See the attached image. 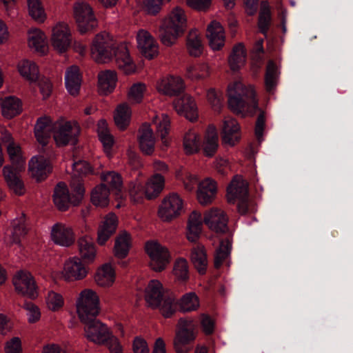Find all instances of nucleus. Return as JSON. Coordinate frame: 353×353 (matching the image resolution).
I'll return each mask as SVG.
<instances>
[{
    "instance_id": "obj_4",
    "label": "nucleus",
    "mask_w": 353,
    "mask_h": 353,
    "mask_svg": "<svg viewBox=\"0 0 353 353\" xmlns=\"http://www.w3.org/2000/svg\"><path fill=\"white\" fill-rule=\"evenodd\" d=\"M70 188L71 194L69 193L68 188L63 182L59 183L54 188L53 201L59 210L65 211L70 205H78L83 198L85 188L79 179L72 178Z\"/></svg>"
},
{
    "instance_id": "obj_38",
    "label": "nucleus",
    "mask_w": 353,
    "mask_h": 353,
    "mask_svg": "<svg viewBox=\"0 0 353 353\" xmlns=\"http://www.w3.org/2000/svg\"><path fill=\"white\" fill-rule=\"evenodd\" d=\"M219 148V136L216 129L213 125H210L205 133L202 144L203 152L208 157H213Z\"/></svg>"
},
{
    "instance_id": "obj_37",
    "label": "nucleus",
    "mask_w": 353,
    "mask_h": 353,
    "mask_svg": "<svg viewBox=\"0 0 353 353\" xmlns=\"http://www.w3.org/2000/svg\"><path fill=\"white\" fill-rule=\"evenodd\" d=\"M117 82V75L114 70L101 71L98 74L99 92L107 95L115 89Z\"/></svg>"
},
{
    "instance_id": "obj_24",
    "label": "nucleus",
    "mask_w": 353,
    "mask_h": 353,
    "mask_svg": "<svg viewBox=\"0 0 353 353\" xmlns=\"http://www.w3.org/2000/svg\"><path fill=\"white\" fill-rule=\"evenodd\" d=\"M169 294L163 287L161 283L158 280H151L145 290V299L148 305L152 307H157L159 301Z\"/></svg>"
},
{
    "instance_id": "obj_17",
    "label": "nucleus",
    "mask_w": 353,
    "mask_h": 353,
    "mask_svg": "<svg viewBox=\"0 0 353 353\" xmlns=\"http://www.w3.org/2000/svg\"><path fill=\"white\" fill-rule=\"evenodd\" d=\"M156 89L164 95L172 97L180 94L185 89L183 80L178 76H168L157 81Z\"/></svg>"
},
{
    "instance_id": "obj_49",
    "label": "nucleus",
    "mask_w": 353,
    "mask_h": 353,
    "mask_svg": "<svg viewBox=\"0 0 353 353\" xmlns=\"http://www.w3.org/2000/svg\"><path fill=\"white\" fill-rule=\"evenodd\" d=\"M131 115V108L126 103L119 104L117 107L114 114V120L117 127L121 130H125L130 124Z\"/></svg>"
},
{
    "instance_id": "obj_20",
    "label": "nucleus",
    "mask_w": 353,
    "mask_h": 353,
    "mask_svg": "<svg viewBox=\"0 0 353 353\" xmlns=\"http://www.w3.org/2000/svg\"><path fill=\"white\" fill-rule=\"evenodd\" d=\"M173 107L179 114L184 116L190 121H196L198 118L196 103L189 95H183L175 99L173 101Z\"/></svg>"
},
{
    "instance_id": "obj_27",
    "label": "nucleus",
    "mask_w": 353,
    "mask_h": 353,
    "mask_svg": "<svg viewBox=\"0 0 353 353\" xmlns=\"http://www.w3.org/2000/svg\"><path fill=\"white\" fill-rule=\"evenodd\" d=\"M28 44L30 49L40 55H45L48 52L47 37L41 29L32 28L28 31Z\"/></svg>"
},
{
    "instance_id": "obj_62",
    "label": "nucleus",
    "mask_w": 353,
    "mask_h": 353,
    "mask_svg": "<svg viewBox=\"0 0 353 353\" xmlns=\"http://www.w3.org/2000/svg\"><path fill=\"white\" fill-rule=\"evenodd\" d=\"M270 19L271 16L269 5L268 2L263 1L261 4V10L259 19V28L262 33H266Z\"/></svg>"
},
{
    "instance_id": "obj_40",
    "label": "nucleus",
    "mask_w": 353,
    "mask_h": 353,
    "mask_svg": "<svg viewBox=\"0 0 353 353\" xmlns=\"http://www.w3.org/2000/svg\"><path fill=\"white\" fill-rule=\"evenodd\" d=\"M17 70L20 75L30 83L36 82L39 77L38 65L33 61L23 59L18 63Z\"/></svg>"
},
{
    "instance_id": "obj_45",
    "label": "nucleus",
    "mask_w": 353,
    "mask_h": 353,
    "mask_svg": "<svg viewBox=\"0 0 353 353\" xmlns=\"http://www.w3.org/2000/svg\"><path fill=\"white\" fill-rule=\"evenodd\" d=\"M186 47L189 54L192 57H199L203 49L201 36L198 30H191L186 39Z\"/></svg>"
},
{
    "instance_id": "obj_29",
    "label": "nucleus",
    "mask_w": 353,
    "mask_h": 353,
    "mask_svg": "<svg viewBox=\"0 0 353 353\" xmlns=\"http://www.w3.org/2000/svg\"><path fill=\"white\" fill-rule=\"evenodd\" d=\"M52 134H54V122L50 118L44 117L38 119L34 127L37 141L44 146L49 142Z\"/></svg>"
},
{
    "instance_id": "obj_55",
    "label": "nucleus",
    "mask_w": 353,
    "mask_h": 353,
    "mask_svg": "<svg viewBox=\"0 0 353 353\" xmlns=\"http://www.w3.org/2000/svg\"><path fill=\"white\" fill-rule=\"evenodd\" d=\"M156 308L159 309L165 318L171 317L176 311L174 297L168 294L162 301H159V305Z\"/></svg>"
},
{
    "instance_id": "obj_16",
    "label": "nucleus",
    "mask_w": 353,
    "mask_h": 353,
    "mask_svg": "<svg viewBox=\"0 0 353 353\" xmlns=\"http://www.w3.org/2000/svg\"><path fill=\"white\" fill-rule=\"evenodd\" d=\"M203 221L209 229L216 233H225L228 230V217L221 208H212L206 211Z\"/></svg>"
},
{
    "instance_id": "obj_5",
    "label": "nucleus",
    "mask_w": 353,
    "mask_h": 353,
    "mask_svg": "<svg viewBox=\"0 0 353 353\" xmlns=\"http://www.w3.org/2000/svg\"><path fill=\"white\" fill-rule=\"evenodd\" d=\"M76 311L81 322H87L96 318L100 313V298L93 289L85 288L77 296Z\"/></svg>"
},
{
    "instance_id": "obj_1",
    "label": "nucleus",
    "mask_w": 353,
    "mask_h": 353,
    "mask_svg": "<svg viewBox=\"0 0 353 353\" xmlns=\"http://www.w3.org/2000/svg\"><path fill=\"white\" fill-rule=\"evenodd\" d=\"M91 56L97 63H107L114 56L118 68L127 74L136 70V65L129 54L127 44L116 43L106 32L95 36L91 46Z\"/></svg>"
},
{
    "instance_id": "obj_48",
    "label": "nucleus",
    "mask_w": 353,
    "mask_h": 353,
    "mask_svg": "<svg viewBox=\"0 0 353 353\" xmlns=\"http://www.w3.org/2000/svg\"><path fill=\"white\" fill-rule=\"evenodd\" d=\"M0 105L2 114L8 119L15 117L21 111V101L14 97H8L1 99L0 100Z\"/></svg>"
},
{
    "instance_id": "obj_11",
    "label": "nucleus",
    "mask_w": 353,
    "mask_h": 353,
    "mask_svg": "<svg viewBox=\"0 0 353 353\" xmlns=\"http://www.w3.org/2000/svg\"><path fill=\"white\" fill-rule=\"evenodd\" d=\"M72 42V31L68 23L58 22L52 28L50 43L57 52L61 54L66 52Z\"/></svg>"
},
{
    "instance_id": "obj_47",
    "label": "nucleus",
    "mask_w": 353,
    "mask_h": 353,
    "mask_svg": "<svg viewBox=\"0 0 353 353\" xmlns=\"http://www.w3.org/2000/svg\"><path fill=\"white\" fill-rule=\"evenodd\" d=\"M28 16L35 22L44 23L47 19V14L41 0H26Z\"/></svg>"
},
{
    "instance_id": "obj_44",
    "label": "nucleus",
    "mask_w": 353,
    "mask_h": 353,
    "mask_svg": "<svg viewBox=\"0 0 353 353\" xmlns=\"http://www.w3.org/2000/svg\"><path fill=\"white\" fill-rule=\"evenodd\" d=\"M8 154L12 163L11 167L16 171L21 172L25 170L26 159L23 157L19 145L15 142L6 145Z\"/></svg>"
},
{
    "instance_id": "obj_18",
    "label": "nucleus",
    "mask_w": 353,
    "mask_h": 353,
    "mask_svg": "<svg viewBox=\"0 0 353 353\" xmlns=\"http://www.w3.org/2000/svg\"><path fill=\"white\" fill-rule=\"evenodd\" d=\"M79 259L86 263H93L97 256V248L91 236L83 234L77 241Z\"/></svg>"
},
{
    "instance_id": "obj_31",
    "label": "nucleus",
    "mask_w": 353,
    "mask_h": 353,
    "mask_svg": "<svg viewBox=\"0 0 353 353\" xmlns=\"http://www.w3.org/2000/svg\"><path fill=\"white\" fill-rule=\"evenodd\" d=\"M203 219L198 211L192 212L188 218L186 236L189 241L194 243L200 237Z\"/></svg>"
},
{
    "instance_id": "obj_23",
    "label": "nucleus",
    "mask_w": 353,
    "mask_h": 353,
    "mask_svg": "<svg viewBox=\"0 0 353 353\" xmlns=\"http://www.w3.org/2000/svg\"><path fill=\"white\" fill-rule=\"evenodd\" d=\"M248 195V183L241 176L234 177L227 189V198L230 203L245 201Z\"/></svg>"
},
{
    "instance_id": "obj_2",
    "label": "nucleus",
    "mask_w": 353,
    "mask_h": 353,
    "mask_svg": "<svg viewBox=\"0 0 353 353\" xmlns=\"http://www.w3.org/2000/svg\"><path fill=\"white\" fill-rule=\"evenodd\" d=\"M228 107L234 114L245 117L252 116L258 109L255 91L252 86H245L241 82L236 81L228 88Z\"/></svg>"
},
{
    "instance_id": "obj_25",
    "label": "nucleus",
    "mask_w": 353,
    "mask_h": 353,
    "mask_svg": "<svg viewBox=\"0 0 353 353\" xmlns=\"http://www.w3.org/2000/svg\"><path fill=\"white\" fill-rule=\"evenodd\" d=\"M118 219L114 213L107 214L101 222L97 232V241L99 245H104L107 241L115 232Z\"/></svg>"
},
{
    "instance_id": "obj_43",
    "label": "nucleus",
    "mask_w": 353,
    "mask_h": 353,
    "mask_svg": "<svg viewBox=\"0 0 353 353\" xmlns=\"http://www.w3.org/2000/svg\"><path fill=\"white\" fill-rule=\"evenodd\" d=\"M246 61V51L243 43H239L234 46L228 57V63L230 69L235 72L244 66Z\"/></svg>"
},
{
    "instance_id": "obj_34",
    "label": "nucleus",
    "mask_w": 353,
    "mask_h": 353,
    "mask_svg": "<svg viewBox=\"0 0 353 353\" xmlns=\"http://www.w3.org/2000/svg\"><path fill=\"white\" fill-rule=\"evenodd\" d=\"M152 123L156 125V133L161 140L163 149L170 143L169 132L170 130V119L168 114H161L152 118Z\"/></svg>"
},
{
    "instance_id": "obj_33",
    "label": "nucleus",
    "mask_w": 353,
    "mask_h": 353,
    "mask_svg": "<svg viewBox=\"0 0 353 353\" xmlns=\"http://www.w3.org/2000/svg\"><path fill=\"white\" fill-rule=\"evenodd\" d=\"M239 130V123L234 119L225 118L223 127V142L230 146L234 145L240 139Z\"/></svg>"
},
{
    "instance_id": "obj_9",
    "label": "nucleus",
    "mask_w": 353,
    "mask_h": 353,
    "mask_svg": "<svg viewBox=\"0 0 353 353\" xmlns=\"http://www.w3.org/2000/svg\"><path fill=\"white\" fill-rule=\"evenodd\" d=\"M145 250L150 261L149 265L154 272L163 271L170 261V254L165 246L155 241L145 243Z\"/></svg>"
},
{
    "instance_id": "obj_46",
    "label": "nucleus",
    "mask_w": 353,
    "mask_h": 353,
    "mask_svg": "<svg viewBox=\"0 0 353 353\" xmlns=\"http://www.w3.org/2000/svg\"><path fill=\"white\" fill-rule=\"evenodd\" d=\"M183 145L186 154L199 152L201 145L199 132L194 129L189 130L184 135Z\"/></svg>"
},
{
    "instance_id": "obj_59",
    "label": "nucleus",
    "mask_w": 353,
    "mask_h": 353,
    "mask_svg": "<svg viewBox=\"0 0 353 353\" xmlns=\"http://www.w3.org/2000/svg\"><path fill=\"white\" fill-rule=\"evenodd\" d=\"M279 78L278 70L273 62H269L265 75V88L268 92H273L277 85Z\"/></svg>"
},
{
    "instance_id": "obj_52",
    "label": "nucleus",
    "mask_w": 353,
    "mask_h": 353,
    "mask_svg": "<svg viewBox=\"0 0 353 353\" xmlns=\"http://www.w3.org/2000/svg\"><path fill=\"white\" fill-rule=\"evenodd\" d=\"M97 132L105 152L109 154L114 143V139L109 132L108 123L105 120L101 119L97 123Z\"/></svg>"
},
{
    "instance_id": "obj_61",
    "label": "nucleus",
    "mask_w": 353,
    "mask_h": 353,
    "mask_svg": "<svg viewBox=\"0 0 353 353\" xmlns=\"http://www.w3.org/2000/svg\"><path fill=\"white\" fill-rule=\"evenodd\" d=\"M206 98L214 111H220L223 106V94L220 90L210 88L207 90Z\"/></svg>"
},
{
    "instance_id": "obj_28",
    "label": "nucleus",
    "mask_w": 353,
    "mask_h": 353,
    "mask_svg": "<svg viewBox=\"0 0 353 353\" xmlns=\"http://www.w3.org/2000/svg\"><path fill=\"white\" fill-rule=\"evenodd\" d=\"M27 232L26 216L21 213L12 221L10 228L7 230L6 236L10 243H18Z\"/></svg>"
},
{
    "instance_id": "obj_22",
    "label": "nucleus",
    "mask_w": 353,
    "mask_h": 353,
    "mask_svg": "<svg viewBox=\"0 0 353 353\" xmlns=\"http://www.w3.org/2000/svg\"><path fill=\"white\" fill-rule=\"evenodd\" d=\"M217 192L216 183L210 178H206L198 184L196 197L200 204H210L215 199Z\"/></svg>"
},
{
    "instance_id": "obj_35",
    "label": "nucleus",
    "mask_w": 353,
    "mask_h": 353,
    "mask_svg": "<svg viewBox=\"0 0 353 353\" xmlns=\"http://www.w3.org/2000/svg\"><path fill=\"white\" fill-rule=\"evenodd\" d=\"M116 280V272L110 263H105L100 266L94 275V281L101 288H110L113 285Z\"/></svg>"
},
{
    "instance_id": "obj_57",
    "label": "nucleus",
    "mask_w": 353,
    "mask_h": 353,
    "mask_svg": "<svg viewBox=\"0 0 353 353\" xmlns=\"http://www.w3.org/2000/svg\"><path fill=\"white\" fill-rule=\"evenodd\" d=\"M101 179L106 185H109L112 190L121 192L123 185V180L119 173L114 171L102 173Z\"/></svg>"
},
{
    "instance_id": "obj_13",
    "label": "nucleus",
    "mask_w": 353,
    "mask_h": 353,
    "mask_svg": "<svg viewBox=\"0 0 353 353\" xmlns=\"http://www.w3.org/2000/svg\"><path fill=\"white\" fill-rule=\"evenodd\" d=\"M16 292L22 296L34 299L38 295V287L32 274L27 270L18 271L12 279Z\"/></svg>"
},
{
    "instance_id": "obj_10",
    "label": "nucleus",
    "mask_w": 353,
    "mask_h": 353,
    "mask_svg": "<svg viewBox=\"0 0 353 353\" xmlns=\"http://www.w3.org/2000/svg\"><path fill=\"white\" fill-rule=\"evenodd\" d=\"M183 211V201L176 193H170L162 200L158 210V216L163 221H170L181 215Z\"/></svg>"
},
{
    "instance_id": "obj_21",
    "label": "nucleus",
    "mask_w": 353,
    "mask_h": 353,
    "mask_svg": "<svg viewBox=\"0 0 353 353\" xmlns=\"http://www.w3.org/2000/svg\"><path fill=\"white\" fill-rule=\"evenodd\" d=\"M206 37L209 45L213 50H219L223 47L225 41V34L220 22L213 20L208 25Z\"/></svg>"
},
{
    "instance_id": "obj_51",
    "label": "nucleus",
    "mask_w": 353,
    "mask_h": 353,
    "mask_svg": "<svg viewBox=\"0 0 353 353\" xmlns=\"http://www.w3.org/2000/svg\"><path fill=\"white\" fill-rule=\"evenodd\" d=\"M91 202L97 207L105 208L109 204V190L104 184L96 186L91 192Z\"/></svg>"
},
{
    "instance_id": "obj_58",
    "label": "nucleus",
    "mask_w": 353,
    "mask_h": 353,
    "mask_svg": "<svg viewBox=\"0 0 353 353\" xmlns=\"http://www.w3.org/2000/svg\"><path fill=\"white\" fill-rule=\"evenodd\" d=\"M173 274L179 282H185L189 279V268L186 259L179 258L174 262Z\"/></svg>"
},
{
    "instance_id": "obj_50",
    "label": "nucleus",
    "mask_w": 353,
    "mask_h": 353,
    "mask_svg": "<svg viewBox=\"0 0 353 353\" xmlns=\"http://www.w3.org/2000/svg\"><path fill=\"white\" fill-rule=\"evenodd\" d=\"M191 261L197 271L203 274L205 272L208 259L204 247L199 245L192 250L190 254Z\"/></svg>"
},
{
    "instance_id": "obj_8",
    "label": "nucleus",
    "mask_w": 353,
    "mask_h": 353,
    "mask_svg": "<svg viewBox=\"0 0 353 353\" xmlns=\"http://www.w3.org/2000/svg\"><path fill=\"white\" fill-rule=\"evenodd\" d=\"M73 17L79 31L83 34L92 30L97 26L92 8L83 1H76L72 7Z\"/></svg>"
},
{
    "instance_id": "obj_53",
    "label": "nucleus",
    "mask_w": 353,
    "mask_h": 353,
    "mask_svg": "<svg viewBox=\"0 0 353 353\" xmlns=\"http://www.w3.org/2000/svg\"><path fill=\"white\" fill-rule=\"evenodd\" d=\"M179 306L183 312L196 311L200 307L199 298L194 292L185 293L180 299Z\"/></svg>"
},
{
    "instance_id": "obj_36",
    "label": "nucleus",
    "mask_w": 353,
    "mask_h": 353,
    "mask_svg": "<svg viewBox=\"0 0 353 353\" xmlns=\"http://www.w3.org/2000/svg\"><path fill=\"white\" fill-rule=\"evenodd\" d=\"M19 172L9 165L3 168V176L10 190L17 195H22L25 192V188L23 182L18 175Z\"/></svg>"
},
{
    "instance_id": "obj_60",
    "label": "nucleus",
    "mask_w": 353,
    "mask_h": 353,
    "mask_svg": "<svg viewBox=\"0 0 353 353\" xmlns=\"http://www.w3.org/2000/svg\"><path fill=\"white\" fill-rule=\"evenodd\" d=\"M46 303L50 310L56 312L61 309L64 305V299L60 293L50 291L46 297Z\"/></svg>"
},
{
    "instance_id": "obj_64",
    "label": "nucleus",
    "mask_w": 353,
    "mask_h": 353,
    "mask_svg": "<svg viewBox=\"0 0 353 353\" xmlns=\"http://www.w3.org/2000/svg\"><path fill=\"white\" fill-rule=\"evenodd\" d=\"M4 351L6 353H21L22 346L20 338L14 336L8 340L5 343Z\"/></svg>"
},
{
    "instance_id": "obj_30",
    "label": "nucleus",
    "mask_w": 353,
    "mask_h": 353,
    "mask_svg": "<svg viewBox=\"0 0 353 353\" xmlns=\"http://www.w3.org/2000/svg\"><path fill=\"white\" fill-rule=\"evenodd\" d=\"M82 83V74L77 65L68 67L65 72V85L68 93L72 96H77Z\"/></svg>"
},
{
    "instance_id": "obj_12",
    "label": "nucleus",
    "mask_w": 353,
    "mask_h": 353,
    "mask_svg": "<svg viewBox=\"0 0 353 353\" xmlns=\"http://www.w3.org/2000/svg\"><path fill=\"white\" fill-rule=\"evenodd\" d=\"M82 323L85 324L83 330L85 338L95 344L104 345L113 334L105 324L96 318Z\"/></svg>"
},
{
    "instance_id": "obj_41",
    "label": "nucleus",
    "mask_w": 353,
    "mask_h": 353,
    "mask_svg": "<svg viewBox=\"0 0 353 353\" xmlns=\"http://www.w3.org/2000/svg\"><path fill=\"white\" fill-rule=\"evenodd\" d=\"M132 246V237L125 231L121 232L115 239L114 254L118 259L125 258Z\"/></svg>"
},
{
    "instance_id": "obj_15",
    "label": "nucleus",
    "mask_w": 353,
    "mask_h": 353,
    "mask_svg": "<svg viewBox=\"0 0 353 353\" xmlns=\"http://www.w3.org/2000/svg\"><path fill=\"white\" fill-rule=\"evenodd\" d=\"M137 48L148 59H152L159 54V44L154 37L145 29H139L136 33Z\"/></svg>"
},
{
    "instance_id": "obj_54",
    "label": "nucleus",
    "mask_w": 353,
    "mask_h": 353,
    "mask_svg": "<svg viewBox=\"0 0 353 353\" xmlns=\"http://www.w3.org/2000/svg\"><path fill=\"white\" fill-rule=\"evenodd\" d=\"M146 92L147 86L145 83L137 82L132 84L128 92L129 101L132 104L141 103Z\"/></svg>"
},
{
    "instance_id": "obj_19",
    "label": "nucleus",
    "mask_w": 353,
    "mask_h": 353,
    "mask_svg": "<svg viewBox=\"0 0 353 353\" xmlns=\"http://www.w3.org/2000/svg\"><path fill=\"white\" fill-rule=\"evenodd\" d=\"M51 238L54 243L63 247H70L75 240L72 228L61 223H56L52 226Z\"/></svg>"
},
{
    "instance_id": "obj_7",
    "label": "nucleus",
    "mask_w": 353,
    "mask_h": 353,
    "mask_svg": "<svg viewBox=\"0 0 353 353\" xmlns=\"http://www.w3.org/2000/svg\"><path fill=\"white\" fill-rule=\"evenodd\" d=\"M80 134V126L75 121L59 119L54 121L53 139L58 146L75 144Z\"/></svg>"
},
{
    "instance_id": "obj_32",
    "label": "nucleus",
    "mask_w": 353,
    "mask_h": 353,
    "mask_svg": "<svg viewBox=\"0 0 353 353\" xmlns=\"http://www.w3.org/2000/svg\"><path fill=\"white\" fill-rule=\"evenodd\" d=\"M28 170L32 178L40 181L47 176L50 171V167L43 156H35L29 162Z\"/></svg>"
},
{
    "instance_id": "obj_14",
    "label": "nucleus",
    "mask_w": 353,
    "mask_h": 353,
    "mask_svg": "<svg viewBox=\"0 0 353 353\" xmlns=\"http://www.w3.org/2000/svg\"><path fill=\"white\" fill-rule=\"evenodd\" d=\"M78 256H72L66 260L61 272L63 278L67 281H77L85 279L89 272L88 267Z\"/></svg>"
},
{
    "instance_id": "obj_63",
    "label": "nucleus",
    "mask_w": 353,
    "mask_h": 353,
    "mask_svg": "<svg viewBox=\"0 0 353 353\" xmlns=\"http://www.w3.org/2000/svg\"><path fill=\"white\" fill-rule=\"evenodd\" d=\"M130 196L134 203H141L145 197L143 185L141 183H135L130 189Z\"/></svg>"
},
{
    "instance_id": "obj_26",
    "label": "nucleus",
    "mask_w": 353,
    "mask_h": 353,
    "mask_svg": "<svg viewBox=\"0 0 353 353\" xmlns=\"http://www.w3.org/2000/svg\"><path fill=\"white\" fill-rule=\"evenodd\" d=\"M138 142L141 151L151 155L154 152L155 137L149 123H143L139 130Z\"/></svg>"
},
{
    "instance_id": "obj_56",
    "label": "nucleus",
    "mask_w": 353,
    "mask_h": 353,
    "mask_svg": "<svg viewBox=\"0 0 353 353\" xmlns=\"http://www.w3.org/2000/svg\"><path fill=\"white\" fill-rule=\"evenodd\" d=\"M232 243L229 239H225L220 242L219 248L216 250L214 256V265L219 268L230 254Z\"/></svg>"
},
{
    "instance_id": "obj_6",
    "label": "nucleus",
    "mask_w": 353,
    "mask_h": 353,
    "mask_svg": "<svg viewBox=\"0 0 353 353\" xmlns=\"http://www.w3.org/2000/svg\"><path fill=\"white\" fill-rule=\"evenodd\" d=\"M196 336L195 325L190 319H180L177 324L173 344L176 353H188L191 350L190 344Z\"/></svg>"
},
{
    "instance_id": "obj_39",
    "label": "nucleus",
    "mask_w": 353,
    "mask_h": 353,
    "mask_svg": "<svg viewBox=\"0 0 353 353\" xmlns=\"http://www.w3.org/2000/svg\"><path fill=\"white\" fill-rule=\"evenodd\" d=\"M211 71L212 68L208 63L200 62L188 65L185 75L192 81H201L208 79Z\"/></svg>"
},
{
    "instance_id": "obj_3",
    "label": "nucleus",
    "mask_w": 353,
    "mask_h": 353,
    "mask_svg": "<svg viewBox=\"0 0 353 353\" xmlns=\"http://www.w3.org/2000/svg\"><path fill=\"white\" fill-rule=\"evenodd\" d=\"M187 17L183 9L179 6L172 8L162 19L160 26V39L165 46H172L186 28Z\"/></svg>"
},
{
    "instance_id": "obj_42",
    "label": "nucleus",
    "mask_w": 353,
    "mask_h": 353,
    "mask_svg": "<svg viewBox=\"0 0 353 353\" xmlns=\"http://www.w3.org/2000/svg\"><path fill=\"white\" fill-rule=\"evenodd\" d=\"M164 183L165 179L162 175L155 174L152 176L143 185L145 198L148 199L156 198L163 190Z\"/></svg>"
}]
</instances>
